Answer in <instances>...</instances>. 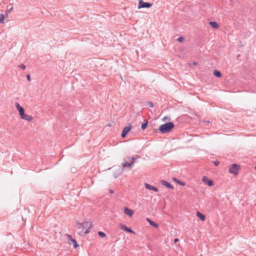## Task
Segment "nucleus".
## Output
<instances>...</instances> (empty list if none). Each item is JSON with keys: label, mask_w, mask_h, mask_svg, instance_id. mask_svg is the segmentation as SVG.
I'll return each instance as SVG.
<instances>
[{"label": "nucleus", "mask_w": 256, "mask_h": 256, "mask_svg": "<svg viewBox=\"0 0 256 256\" xmlns=\"http://www.w3.org/2000/svg\"><path fill=\"white\" fill-rule=\"evenodd\" d=\"M174 124L172 122H168L162 124L158 128V130L162 134L170 132L174 128Z\"/></svg>", "instance_id": "nucleus-1"}, {"label": "nucleus", "mask_w": 256, "mask_h": 256, "mask_svg": "<svg viewBox=\"0 0 256 256\" xmlns=\"http://www.w3.org/2000/svg\"><path fill=\"white\" fill-rule=\"evenodd\" d=\"M82 226V230L84 231V234H87L90 232V229H91L92 227V222L90 220L86 221L82 223H81Z\"/></svg>", "instance_id": "nucleus-2"}, {"label": "nucleus", "mask_w": 256, "mask_h": 256, "mask_svg": "<svg viewBox=\"0 0 256 256\" xmlns=\"http://www.w3.org/2000/svg\"><path fill=\"white\" fill-rule=\"evenodd\" d=\"M240 168V167L238 164H234L232 165L231 167L230 168L229 170V172L232 174L236 175L238 174V172Z\"/></svg>", "instance_id": "nucleus-3"}, {"label": "nucleus", "mask_w": 256, "mask_h": 256, "mask_svg": "<svg viewBox=\"0 0 256 256\" xmlns=\"http://www.w3.org/2000/svg\"><path fill=\"white\" fill-rule=\"evenodd\" d=\"M152 5V3L144 2L142 0H140L138 2V8H149Z\"/></svg>", "instance_id": "nucleus-4"}, {"label": "nucleus", "mask_w": 256, "mask_h": 256, "mask_svg": "<svg viewBox=\"0 0 256 256\" xmlns=\"http://www.w3.org/2000/svg\"><path fill=\"white\" fill-rule=\"evenodd\" d=\"M15 106L17 110L19 112L20 117H22V116L25 114L24 108L18 102H16Z\"/></svg>", "instance_id": "nucleus-5"}, {"label": "nucleus", "mask_w": 256, "mask_h": 256, "mask_svg": "<svg viewBox=\"0 0 256 256\" xmlns=\"http://www.w3.org/2000/svg\"><path fill=\"white\" fill-rule=\"evenodd\" d=\"M132 129V126L130 125H129L128 126H126L123 128L122 133L121 134V136L122 138H124L130 130Z\"/></svg>", "instance_id": "nucleus-6"}, {"label": "nucleus", "mask_w": 256, "mask_h": 256, "mask_svg": "<svg viewBox=\"0 0 256 256\" xmlns=\"http://www.w3.org/2000/svg\"><path fill=\"white\" fill-rule=\"evenodd\" d=\"M120 228L122 230H123L125 232H130L131 234L134 233V232L130 228H128L126 226H125L123 224H120Z\"/></svg>", "instance_id": "nucleus-7"}, {"label": "nucleus", "mask_w": 256, "mask_h": 256, "mask_svg": "<svg viewBox=\"0 0 256 256\" xmlns=\"http://www.w3.org/2000/svg\"><path fill=\"white\" fill-rule=\"evenodd\" d=\"M202 180L205 184H206L208 186H212L214 184L212 180L208 178L205 176H203Z\"/></svg>", "instance_id": "nucleus-8"}, {"label": "nucleus", "mask_w": 256, "mask_h": 256, "mask_svg": "<svg viewBox=\"0 0 256 256\" xmlns=\"http://www.w3.org/2000/svg\"><path fill=\"white\" fill-rule=\"evenodd\" d=\"M145 188H146L148 189V190H154L156 192H158V190L157 188L154 186H152L150 184H145Z\"/></svg>", "instance_id": "nucleus-9"}, {"label": "nucleus", "mask_w": 256, "mask_h": 256, "mask_svg": "<svg viewBox=\"0 0 256 256\" xmlns=\"http://www.w3.org/2000/svg\"><path fill=\"white\" fill-rule=\"evenodd\" d=\"M124 212L125 214L128 215L130 216H132L134 214V212L132 210L128 208H124Z\"/></svg>", "instance_id": "nucleus-10"}, {"label": "nucleus", "mask_w": 256, "mask_h": 256, "mask_svg": "<svg viewBox=\"0 0 256 256\" xmlns=\"http://www.w3.org/2000/svg\"><path fill=\"white\" fill-rule=\"evenodd\" d=\"M134 166V162H124L122 164V166L123 168L128 167L130 169Z\"/></svg>", "instance_id": "nucleus-11"}, {"label": "nucleus", "mask_w": 256, "mask_h": 256, "mask_svg": "<svg viewBox=\"0 0 256 256\" xmlns=\"http://www.w3.org/2000/svg\"><path fill=\"white\" fill-rule=\"evenodd\" d=\"M21 118L27 120L28 122H30L32 120V117L30 115H28L24 114L22 117H20Z\"/></svg>", "instance_id": "nucleus-12"}, {"label": "nucleus", "mask_w": 256, "mask_h": 256, "mask_svg": "<svg viewBox=\"0 0 256 256\" xmlns=\"http://www.w3.org/2000/svg\"><path fill=\"white\" fill-rule=\"evenodd\" d=\"M161 182L162 185L164 186H165L170 189H173L174 188L173 186L168 182L162 180Z\"/></svg>", "instance_id": "nucleus-13"}, {"label": "nucleus", "mask_w": 256, "mask_h": 256, "mask_svg": "<svg viewBox=\"0 0 256 256\" xmlns=\"http://www.w3.org/2000/svg\"><path fill=\"white\" fill-rule=\"evenodd\" d=\"M147 221L149 222V224L151 226H154V227H155L156 228H158V225L156 222H154L153 220H152L149 218H147Z\"/></svg>", "instance_id": "nucleus-14"}, {"label": "nucleus", "mask_w": 256, "mask_h": 256, "mask_svg": "<svg viewBox=\"0 0 256 256\" xmlns=\"http://www.w3.org/2000/svg\"><path fill=\"white\" fill-rule=\"evenodd\" d=\"M196 216L199 218H200L202 221H204V220H205V216L203 214H202V213H200V212H198L197 213H196Z\"/></svg>", "instance_id": "nucleus-15"}, {"label": "nucleus", "mask_w": 256, "mask_h": 256, "mask_svg": "<svg viewBox=\"0 0 256 256\" xmlns=\"http://www.w3.org/2000/svg\"><path fill=\"white\" fill-rule=\"evenodd\" d=\"M209 24L213 28H218V24L216 22H210Z\"/></svg>", "instance_id": "nucleus-16"}, {"label": "nucleus", "mask_w": 256, "mask_h": 256, "mask_svg": "<svg viewBox=\"0 0 256 256\" xmlns=\"http://www.w3.org/2000/svg\"><path fill=\"white\" fill-rule=\"evenodd\" d=\"M76 226L78 229L81 230L80 232V234H84V230H82V226L81 223H76Z\"/></svg>", "instance_id": "nucleus-17"}, {"label": "nucleus", "mask_w": 256, "mask_h": 256, "mask_svg": "<svg viewBox=\"0 0 256 256\" xmlns=\"http://www.w3.org/2000/svg\"><path fill=\"white\" fill-rule=\"evenodd\" d=\"M148 121L146 120H144V122L142 124L141 128L142 130H145L148 126Z\"/></svg>", "instance_id": "nucleus-18"}, {"label": "nucleus", "mask_w": 256, "mask_h": 256, "mask_svg": "<svg viewBox=\"0 0 256 256\" xmlns=\"http://www.w3.org/2000/svg\"><path fill=\"white\" fill-rule=\"evenodd\" d=\"M214 74L217 78H220L222 76L221 72L220 71L216 70H214Z\"/></svg>", "instance_id": "nucleus-19"}, {"label": "nucleus", "mask_w": 256, "mask_h": 256, "mask_svg": "<svg viewBox=\"0 0 256 256\" xmlns=\"http://www.w3.org/2000/svg\"><path fill=\"white\" fill-rule=\"evenodd\" d=\"M69 237L70 238V240H72V242L74 244V248H76L78 246V244L76 241L75 240L72 239L70 236H69Z\"/></svg>", "instance_id": "nucleus-20"}, {"label": "nucleus", "mask_w": 256, "mask_h": 256, "mask_svg": "<svg viewBox=\"0 0 256 256\" xmlns=\"http://www.w3.org/2000/svg\"><path fill=\"white\" fill-rule=\"evenodd\" d=\"M98 235L100 236L102 238H105V237H106V234L104 232H100H100H98Z\"/></svg>", "instance_id": "nucleus-21"}, {"label": "nucleus", "mask_w": 256, "mask_h": 256, "mask_svg": "<svg viewBox=\"0 0 256 256\" xmlns=\"http://www.w3.org/2000/svg\"><path fill=\"white\" fill-rule=\"evenodd\" d=\"M173 180L174 181L176 182L178 184H180L181 186L184 185V182H182L181 181L178 180L176 178H174Z\"/></svg>", "instance_id": "nucleus-22"}, {"label": "nucleus", "mask_w": 256, "mask_h": 256, "mask_svg": "<svg viewBox=\"0 0 256 256\" xmlns=\"http://www.w3.org/2000/svg\"><path fill=\"white\" fill-rule=\"evenodd\" d=\"M4 18V16L3 14H0V24L2 23Z\"/></svg>", "instance_id": "nucleus-23"}, {"label": "nucleus", "mask_w": 256, "mask_h": 256, "mask_svg": "<svg viewBox=\"0 0 256 256\" xmlns=\"http://www.w3.org/2000/svg\"><path fill=\"white\" fill-rule=\"evenodd\" d=\"M127 158L128 160H130L131 162H134V163L136 158L134 157H130L129 156V157H128Z\"/></svg>", "instance_id": "nucleus-24"}, {"label": "nucleus", "mask_w": 256, "mask_h": 256, "mask_svg": "<svg viewBox=\"0 0 256 256\" xmlns=\"http://www.w3.org/2000/svg\"><path fill=\"white\" fill-rule=\"evenodd\" d=\"M18 66L22 70L26 69V66L23 64H20L18 65Z\"/></svg>", "instance_id": "nucleus-25"}, {"label": "nucleus", "mask_w": 256, "mask_h": 256, "mask_svg": "<svg viewBox=\"0 0 256 256\" xmlns=\"http://www.w3.org/2000/svg\"><path fill=\"white\" fill-rule=\"evenodd\" d=\"M12 6L11 8H8V6H7V10H6V12L7 13L10 14L12 12Z\"/></svg>", "instance_id": "nucleus-26"}, {"label": "nucleus", "mask_w": 256, "mask_h": 256, "mask_svg": "<svg viewBox=\"0 0 256 256\" xmlns=\"http://www.w3.org/2000/svg\"><path fill=\"white\" fill-rule=\"evenodd\" d=\"M184 38L182 37V36H180V37H179L178 38V40L179 42H182L184 41Z\"/></svg>", "instance_id": "nucleus-27"}, {"label": "nucleus", "mask_w": 256, "mask_h": 256, "mask_svg": "<svg viewBox=\"0 0 256 256\" xmlns=\"http://www.w3.org/2000/svg\"><path fill=\"white\" fill-rule=\"evenodd\" d=\"M148 104L150 107H153L154 106V104L152 102H148Z\"/></svg>", "instance_id": "nucleus-28"}, {"label": "nucleus", "mask_w": 256, "mask_h": 256, "mask_svg": "<svg viewBox=\"0 0 256 256\" xmlns=\"http://www.w3.org/2000/svg\"><path fill=\"white\" fill-rule=\"evenodd\" d=\"M26 78H27V80H28V82H30V74H27V76H26Z\"/></svg>", "instance_id": "nucleus-29"}, {"label": "nucleus", "mask_w": 256, "mask_h": 256, "mask_svg": "<svg viewBox=\"0 0 256 256\" xmlns=\"http://www.w3.org/2000/svg\"><path fill=\"white\" fill-rule=\"evenodd\" d=\"M214 163L216 166H218L220 164V162L218 161H216Z\"/></svg>", "instance_id": "nucleus-30"}, {"label": "nucleus", "mask_w": 256, "mask_h": 256, "mask_svg": "<svg viewBox=\"0 0 256 256\" xmlns=\"http://www.w3.org/2000/svg\"><path fill=\"white\" fill-rule=\"evenodd\" d=\"M109 192L112 194H113L114 193V190H109Z\"/></svg>", "instance_id": "nucleus-31"}, {"label": "nucleus", "mask_w": 256, "mask_h": 256, "mask_svg": "<svg viewBox=\"0 0 256 256\" xmlns=\"http://www.w3.org/2000/svg\"><path fill=\"white\" fill-rule=\"evenodd\" d=\"M178 238H175V239L174 240V242L175 243H176V242H178Z\"/></svg>", "instance_id": "nucleus-32"}, {"label": "nucleus", "mask_w": 256, "mask_h": 256, "mask_svg": "<svg viewBox=\"0 0 256 256\" xmlns=\"http://www.w3.org/2000/svg\"><path fill=\"white\" fill-rule=\"evenodd\" d=\"M193 64H194V65H196V64H197V62H193Z\"/></svg>", "instance_id": "nucleus-33"}, {"label": "nucleus", "mask_w": 256, "mask_h": 256, "mask_svg": "<svg viewBox=\"0 0 256 256\" xmlns=\"http://www.w3.org/2000/svg\"><path fill=\"white\" fill-rule=\"evenodd\" d=\"M164 119L166 120V117L164 118Z\"/></svg>", "instance_id": "nucleus-34"}, {"label": "nucleus", "mask_w": 256, "mask_h": 256, "mask_svg": "<svg viewBox=\"0 0 256 256\" xmlns=\"http://www.w3.org/2000/svg\"><path fill=\"white\" fill-rule=\"evenodd\" d=\"M164 119L166 120V117L164 118Z\"/></svg>", "instance_id": "nucleus-35"}, {"label": "nucleus", "mask_w": 256, "mask_h": 256, "mask_svg": "<svg viewBox=\"0 0 256 256\" xmlns=\"http://www.w3.org/2000/svg\"><path fill=\"white\" fill-rule=\"evenodd\" d=\"M255 169L256 170V166H255Z\"/></svg>", "instance_id": "nucleus-36"}]
</instances>
